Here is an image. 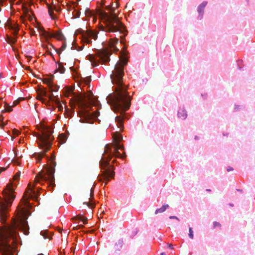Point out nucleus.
Masks as SVG:
<instances>
[{
    "mask_svg": "<svg viewBox=\"0 0 255 255\" xmlns=\"http://www.w3.org/2000/svg\"><path fill=\"white\" fill-rule=\"evenodd\" d=\"M216 227H219V228H221V225L217 222H214L213 223V228L215 229Z\"/></svg>",
    "mask_w": 255,
    "mask_h": 255,
    "instance_id": "35",
    "label": "nucleus"
},
{
    "mask_svg": "<svg viewBox=\"0 0 255 255\" xmlns=\"http://www.w3.org/2000/svg\"><path fill=\"white\" fill-rule=\"evenodd\" d=\"M28 57V58H29V59H31V58H32V57H31V56H29V57Z\"/></svg>",
    "mask_w": 255,
    "mask_h": 255,
    "instance_id": "55",
    "label": "nucleus"
},
{
    "mask_svg": "<svg viewBox=\"0 0 255 255\" xmlns=\"http://www.w3.org/2000/svg\"><path fill=\"white\" fill-rule=\"evenodd\" d=\"M38 31L41 36H43L46 39L49 38V34L50 32L46 31L43 27H40Z\"/></svg>",
    "mask_w": 255,
    "mask_h": 255,
    "instance_id": "18",
    "label": "nucleus"
},
{
    "mask_svg": "<svg viewBox=\"0 0 255 255\" xmlns=\"http://www.w3.org/2000/svg\"><path fill=\"white\" fill-rule=\"evenodd\" d=\"M120 54V59L115 65L111 75L113 83L117 85L115 93L109 95L108 100L114 111L120 113V115L116 117L115 120L119 128H122L125 113L129 108L131 98L127 92V87L123 84L124 66L127 64L128 59L124 53L121 52Z\"/></svg>",
    "mask_w": 255,
    "mask_h": 255,
    "instance_id": "1",
    "label": "nucleus"
},
{
    "mask_svg": "<svg viewBox=\"0 0 255 255\" xmlns=\"http://www.w3.org/2000/svg\"><path fill=\"white\" fill-rule=\"evenodd\" d=\"M43 82L45 84H47L49 88H51V86L53 84V83L49 79H44L43 80Z\"/></svg>",
    "mask_w": 255,
    "mask_h": 255,
    "instance_id": "26",
    "label": "nucleus"
},
{
    "mask_svg": "<svg viewBox=\"0 0 255 255\" xmlns=\"http://www.w3.org/2000/svg\"><path fill=\"white\" fill-rule=\"evenodd\" d=\"M160 255H166L165 253H161Z\"/></svg>",
    "mask_w": 255,
    "mask_h": 255,
    "instance_id": "52",
    "label": "nucleus"
},
{
    "mask_svg": "<svg viewBox=\"0 0 255 255\" xmlns=\"http://www.w3.org/2000/svg\"><path fill=\"white\" fill-rule=\"evenodd\" d=\"M12 161L14 163H17V164L18 165L19 164V163L18 162H17L16 161H14V160H12Z\"/></svg>",
    "mask_w": 255,
    "mask_h": 255,
    "instance_id": "48",
    "label": "nucleus"
},
{
    "mask_svg": "<svg viewBox=\"0 0 255 255\" xmlns=\"http://www.w3.org/2000/svg\"><path fill=\"white\" fill-rule=\"evenodd\" d=\"M58 139L59 143L63 144L66 142L67 139V136L65 133H62L59 135Z\"/></svg>",
    "mask_w": 255,
    "mask_h": 255,
    "instance_id": "19",
    "label": "nucleus"
},
{
    "mask_svg": "<svg viewBox=\"0 0 255 255\" xmlns=\"http://www.w3.org/2000/svg\"><path fill=\"white\" fill-rule=\"evenodd\" d=\"M5 109L2 111V112H9L12 111V109L11 107L9 105H8L6 103H4Z\"/></svg>",
    "mask_w": 255,
    "mask_h": 255,
    "instance_id": "24",
    "label": "nucleus"
},
{
    "mask_svg": "<svg viewBox=\"0 0 255 255\" xmlns=\"http://www.w3.org/2000/svg\"><path fill=\"white\" fill-rule=\"evenodd\" d=\"M16 4H19V1H17V2H16Z\"/></svg>",
    "mask_w": 255,
    "mask_h": 255,
    "instance_id": "53",
    "label": "nucleus"
},
{
    "mask_svg": "<svg viewBox=\"0 0 255 255\" xmlns=\"http://www.w3.org/2000/svg\"><path fill=\"white\" fill-rule=\"evenodd\" d=\"M42 1H43L44 2H45L47 4V7L48 8V12H49V14L50 15V16H51V17L52 18H54V15H53V9L55 10H57V9L55 7V6H54V7L51 6L49 4H48V3H47L46 0H42Z\"/></svg>",
    "mask_w": 255,
    "mask_h": 255,
    "instance_id": "15",
    "label": "nucleus"
},
{
    "mask_svg": "<svg viewBox=\"0 0 255 255\" xmlns=\"http://www.w3.org/2000/svg\"><path fill=\"white\" fill-rule=\"evenodd\" d=\"M82 41L84 43L90 44L92 43V40L90 38L96 40L98 37L97 32L93 30L84 31L82 33Z\"/></svg>",
    "mask_w": 255,
    "mask_h": 255,
    "instance_id": "9",
    "label": "nucleus"
},
{
    "mask_svg": "<svg viewBox=\"0 0 255 255\" xmlns=\"http://www.w3.org/2000/svg\"><path fill=\"white\" fill-rule=\"evenodd\" d=\"M49 38H55L59 40H65V38L62 33L61 30H58L54 33H50Z\"/></svg>",
    "mask_w": 255,
    "mask_h": 255,
    "instance_id": "12",
    "label": "nucleus"
},
{
    "mask_svg": "<svg viewBox=\"0 0 255 255\" xmlns=\"http://www.w3.org/2000/svg\"><path fill=\"white\" fill-rule=\"evenodd\" d=\"M189 237L191 238V239H193V237H194V235H193V231L192 230V228H189Z\"/></svg>",
    "mask_w": 255,
    "mask_h": 255,
    "instance_id": "33",
    "label": "nucleus"
},
{
    "mask_svg": "<svg viewBox=\"0 0 255 255\" xmlns=\"http://www.w3.org/2000/svg\"><path fill=\"white\" fill-rule=\"evenodd\" d=\"M83 204H86L87 206H88L89 207H90L91 209L94 208L95 206V204H94L93 203H91L90 202V201L88 202H84Z\"/></svg>",
    "mask_w": 255,
    "mask_h": 255,
    "instance_id": "32",
    "label": "nucleus"
},
{
    "mask_svg": "<svg viewBox=\"0 0 255 255\" xmlns=\"http://www.w3.org/2000/svg\"><path fill=\"white\" fill-rule=\"evenodd\" d=\"M207 4V2L204 1L201 4L199 5V6L198 7V11L199 13H201L202 14H203L204 8Z\"/></svg>",
    "mask_w": 255,
    "mask_h": 255,
    "instance_id": "23",
    "label": "nucleus"
},
{
    "mask_svg": "<svg viewBox=\"0 0 255 255\" xmlns=\"http://www.w3.org/2000/svg\"><path fill=\"white\" fill-rule=\"evenodd\" d=\"M55 158V156L52 155L50 166L47 167L45 170H42L37 174L35 178V183H39L42 184L43 182H47L48 187L51 188V189H53L55 186L54 173L56 163Z\"/></svg>",
    "mask_w": 255,
    "mask_h": 255,
    "instance_id": "7",
    "label": "nucleus"
},
{
    "mask_svg": "<svg viewBox=\"0 0 255 255\" xmlns=\"http://www.w3.org/2000/svg\"><path fill=\"white\" fill-rule=\"evenodd\" d=\"M89 57V60L91 61H92L93 60L94 57L92 55H88Z\"/></svg>",
    "mask_w": 255,
    "mask_h": 255,
    "instance_id": "43",
    "label": "nucleus"
},
{
    "mask_svg": "<svg viewBox=\"0 0 255 255\" xmlns=\"http://www.w3.org/2000/svg\"><path fill=\"white\" fill-rule=\"evenodd\" d=\"M233 170H234V169H233V167H230V166L228 167L227 168V171H228V172H230V171H233Z\"/></svg>",
    "mask_w": 255,
    "mask_h": 255,
    "instance_id": "42",
    "label": "nucleus"
},
{
    "mask_svg": "<svg viewBox=\"0 0 255 255\" xmlns=\"http://www.w3.org/2000/svg\"><path fill=\"white\" fill-rule=\"evenodd\" d=\"M94 188H91L90 189V196L91 198L94 197Z\"/></svg>",
    "mask_w": 255,
    "mask_h": 255,
    "instance_id": "38",
    "label": "nucleus"
},
{
    "mask_svg": "<svg viewBox=\"0 0 255 255\" xmlns=\"http://www.w3.org/2000/svg\"><path fill=\"white\" fill-rule=\"evenodd\" d=\"M169 207V206L168 204H164L160 208L157 209L155 210V214H157L158 213H163Z\"/></svg>",
    "mask_w": 255,
    "mask_h": 255,
    "instance_id": "21",
    "label": "nucleus"
},
{
    "mask_svg": "<svg viewBox=\"0 0 255 255\" xmlns=\"http://www.w3.org/2000/svg\"><path fill=\"white\" fill-rule=\"evenodd\" d=\"M80 12L79 11H76V13L75 14V16L76 18H78L80 16Z\"/></svg>",
    "mask_w": 255,
    "mask_h": 255,
    "instance_id": "40",
    "label": "nucleus"
},
{
    "mask_svg": "<svg viewBox=\"0 0 255 255\" xmlns=\"http://www.w3.org/2000/svg\"><path fill=\"white\" fill-rule=\"evenodd\" d=\"M43 47L44 48H47V49H48V47L46 45H43Z\"/></svg>",
    "mask_w": 255,
    "mask_h": 255,
    "instance_id": "49",
    "label": "nucleus"
},
{
    "mask_svg": "<svg viewBox=\"0 0 255 255\" xmlns=\"http://www.w3.org/2000/svg\"><path fill=\"white\" fill-rule=\"evenodd\" d=\"M42 96H41L39 93L37 97V99L39 100V101H41L43 103L47 104L48 102L46 100V99L43 98L42 97Z\"/></svg>",
    "mask_w": 255,
    "mask_h": 255,
    "instance_id": "28",
    "label": "nucleus"
},
{
    "mask_svg": "<svg viewBox=\"0 0 255 255\" xmlns=\"http://www.w3.org/2000/svg\"><path fill=\"white\" fill-rule=\"evenodd\" d=\"M29 206V205H19L17 210L20 217L16 221H14L10 227L5 228L0 231V252L1 255H14L9 239L12 238V243L14 242L13 240L16 237V229L21 230L25 235H28L29 227L24 216L27 215V208Z\"/></svg>",
    "mask_w": 255,
    "mask_h": 255,
    "instance_id": "2",
    "label": "nucleus"
},
{
    "mask_svg": "<svg viewBox=\"0 0 255 255\" xmlns=\"http://www.w3.org/2000/svg\"><path fill=\"white\" fill-rule=\"evenodd\" d=\"M118 42V39L117 38H114L110 39L109 42V47L111 51L117 52L119 51L118 48L115 46Z\"/></svg>",
    "mask_w": 255,
    "mask_h": 255,
    "instance_id": "14",
    "label": "nucleus"
},
{
    "mask_svg": "<svg viewBox=\"0 0 255 255\" xmlns=\"http://www.w3.org/2000/svg\"><path fill=\"white\" fill-rule=\"evenodd\" d=\"M123 246V241L119 240L113 247L112 251L116 255H118Z\"/></svg>",
    "mask_w": 255,
    "mask_h": 255,
    "instance_id": "13",
    "label": "nucleus"
},
{
    "mask_svg": "<svg viewBox=\"0 0 255 255\" xmlns=\"http://www.w3.org/2000/svg\"><path fill=\"white\" fill-rule=\"evenodd\" d=\"M20 171H18V172H17L15 175L14 176H13V179L14 180H18L19 179V177H20Z\"/></svg>",
    "mask_w": 255,
    "mask_h": 255,
    "instance_id": "34",
    "label": "nucleus"
},
{
    "mask_svg": "<svg viewBox=\"0 0 255 255\" xmlns=\"http://www.w3.org/2000/svg\"><path fill=\"white\" fill-rule=\"evenodd\" d=\"M207 191H209V192H210V191H211V190H210V189H207Z\"/></svg>",
    "mask_w": 255,
    "mask_h": 255,
    "instance_id": "54",
    "label": "nucleus"
},
{
    "mask_svg": "<svg viewBox=\"0 0 255 255\" xmlns=\"http://www.w3.org/2000/svg\"><path fill=\"white\" fill-rule=\"evenodd\" d=\"M13 183H8L3 189L2 194V198L0 197V219L2 223L6 221V211L10 206L15 198L13 193Z\"/></svg>",
    "mask_w": 255,
    "mask_h": 255,
    "instance_id": "6",
    "label": "nucleus"
},
{
    "mask_svg": "<svg viewBox=\"0 0 255 255\" xmlns=\"http://www.w3.org/2000/svg\"><path fill=\"white\" fill-rule=\"evenodd\" d=\"M3 119V116L0 115V127H1V128H3L5 126V124L2 123Z\"/></svg>",
    "mask_w": 255,
    "mask_h": 255,
    "instance_id": "36",
    "label": "nucleus"
},
{
    "mask_svg": "<svg viewBox=\"0 0 255 255\" xmlns=\"http://www.w3.org/2000/svg\"><path fill=\"white\" fill-rule=\"evenodd\" d=\"M39 94L42 96L47 97V93L45 89H41L39 91Z\"/></svg>",
    "mask_w": 255,
    "mask_h": 255,
    "instance_id": "27",
    "label": "nucleus"
},
{
    "mask_svg": "<svg viewBox=\"0 0 255 255\" xmlns=\"http://www.w3.org/2000/svg\"><path fill=\"white\" fill-rule=\"evenodd\" d=\"M6 0H0V6L3 5V3L4 1H5ZM15 0H9V1L10 3V5L11 6L12 4L14 3V2Z\"/></svg>",
    "mask_w": 255,
    "mask_h": 255,
    "instance_id": "31",
    "label": "nucleus"
},
{
    "mask_svg": "<svg viewBox=\"0 0 255 255\" xmlns=\"http://www.w3.org/2000/svg\"><path fill=\"white\" fill-rule=\"evenodd\" d=\"M107 10H110V12L102 10L100 12V15L104 20L105 27L104 30L108 32H116L117 31L123 33L125 31V26L120 21L119 17L115 13V7L108 5L106 6Z\"/></svg>",
    "mask_w": 255,
    "mask_h": 255,
    "instance_id": "5",
    "label": "nucleus"
},
{
    "mask_svg": "<svg viewBox=\"0 0 255 255\" xmlns=\"http://www.w3.org/2000/svg\"><path fill=\"white\" fill-rule=\"evenodd\" d=\"M55 102H56V103H57V104H59V102L58 101V99L56 100H55Z\"/></svg>",
    "mask_w": 255,
    "mask_h": 255,
    "instance_id": "50",
    "label": "nucleus"
},
{
    "mask_svg": "<svg viewBox=\"0 0 255 255\" xmlns=\"http://www.w3.org/2000/svg\"><path fill=\"white\" fill-rule=\"evenodd\" d=\"M90 13H91V11L90 10V9H87L86 11H85V14L87 15H90Z\"/></svg>",
    "mask_w": 255,
    "mask_h": 255,
    "instance_id": "39",
    "label": "nucleus"
},
{
    "mask_svg": "<svg viewBox=\"0 0 255 255\" xmlns=\"http://www.w3.org/2000/svg\"><path fill=\"white\" fill-rule=\"evenodd\" d=\"M91 80L90 77H87L86 78H82V81L83 83H84L86 85H88L90 83Z\"/></svg>",
    "mask_w": 255,
    "mask_h": 255,
    "instance_id": "25",
    "label": "nucleus"
},
{
    "mask_svg": "<svg viewBox=\"0 0 255 255\" xmlns=\"http://www.w3.org/2000/svg\"><path fill=\"white\" fill-rule=\"evenodd\" d=\"M169 218L171 219H176L177 220L179 221V219L176 216H170Z\"/></svg>",
    "mask_w": 255,
    "mask_h": 255,
    "instance_id": "44",
    "label": "nucleus"
},
{
    "mask_svg": "<svg viewBox=\"0 0 255 255\" xmlns=\"http://www.w3.org/2000/svg\"><path fill=\"white\" fill-rule=\"evenodd\" d=\"M19 103V101H14L13 103V105L12 106H15L16 105H17Z\"/></svg>",
    "mask_w": 255,
    "mask_h": 255,
    "instance_id": "45",
    "label": "nucleus"
},
{
    "mask_svg": "<svg viewBox=\"0 0 255 255\" xmlns=\"http://www.w3.org/2000/svg\"><path fill=\"white\" fill-rule=\"evenodd\" d=\"M121 38H122V42L123 41V39L124 38V36H121Z\"/></svg>",
    "mask_w": 255,
    "mask_h": 255,
    "instance_id": "51",
    "label": "nucleus"
},
{
    "mask_svg": "<svg viewBox=\"0 0 255 255\" xmlns=\"http://www.w3.org/2000/svg\"><path fill=\"white\" fill-rule=\"evenodd\" d=\"M2 98H0V100H2Z\"/></svg>",
    "mask_w": 255,
    "mask_h": 255,
    "instance_id": "56",
    "label": "nucleus"
},
{
    "mask_svg": "<svg viewBox=\"0 0 255 255\" xmlns=\"http://www.w3.org/2000/svg\"><path fill=\"white\" fill-rule=\"evenodd\" d=\"M97 54L99 57L100 60L104 63L110 61V52L107 49L98 50Z\"/></svg>",
    "mask_w": 255,
    "mask_h": 255,
    "instance_id": "11",
    "label": "nucleus"
},
{
    "mask_svg": "<svg viewBox=\"0 0 255 255\" xmlns=\"http://www.w3.org/2000/svg\"><path fill=\"white\" fill-rule=\"evenodd\" d=\"M12 133L13 134H15L16 135H18V134H19L20 132H19V130H18L16 129H13V130H12Z\"/></svg>",
    "mask_w": 255,
    "mask_h": 255,
    "instance_id": "37",
    "label": "nucleus"
},
{
    "mask_svg": "<svg viewBox=\"0 0 255 255\" xmlns=\"http://www.w3.org/2000/svg\"><path fill=\"white\" fill-rule=\"evenodd\" d=\"M49 45L50 47H51L55 50V51L59 55H60V54L61 53V52L64 50L66 47V43L65 42H64L63 43L62 46L59 49L55 48L51 44H50Z\"/></svg>",
    "mask_w": 255,
    "mask_h": 255,
    "instance_id": "17",
    "label": "nucleus"
},
{
    "mask_svg": "<svg viewBox=\"0 0 255 255\" xmlns=\"http://www.w3.org/2000/svg\"><path fill=\"white\" fill-rule=\"evenodd\" d=\"M65 97L69 98L72 97L75 102L78 105L79 108L83 109L88 107L95 101L92 93L89 94H81L75 95L74 93V88L72 87H66L63 91Z\"/></svg>",
    "mask_w": 255,
    "mask_h": 255,
    "instance_id": "8",
    "label": "nucleus"
},
{
    "mask_svg": "<svg viewBox=\"0 0 255 255\" xmlns=\"http://www.w3.org/2000/svg\"><path fill=\"white\" fill-rule=\"evenodd\" d=\"M51 92L57 91L59 89V87L57 86H54L53 84L51 86V88H49Z\"/></svg>",
    "mask_w": 255,
    "mask_h": 255,
    "instance_id": "29",
    "label": "nucleus"
},
{
    "mask_svg": "<svg viewBox=\"0 0 255 255\" xmlns=\"http://www.w3.org/2000/svg\"><path fill=\"white\" fill-rule=\"evenodd\" d=\"M47 53H48V54H49L50 56H51L53 57V53H52L51 52L49 51H47Z\"/></svg>",
    "mask_w": 255,
    "mask_h": 255,
    "instance_id": "47",
    "label": "nucleus"
},
{
    "mask_svg": "<svg viewBox=\"0 0 255 255\" xmlns=\"http://www.w3.org/2000/svg\"><path fill=\"white\" fill-rule=\"evenodd\" d=\"M53 95H52L51 96H49V99L51 101H54V100L53 99Z\"/></svg>",
    "mask_w": 255,
    "mask_h": 255,
    "instance_id": "46",
    "label": "nucleus"
},
{
    "mask_svg": "<svg viewBox=\"0 0 255 255\" xmlns=\"http://www.w3.org/2000/svg\"><path fill=\"white\" fill-rule=\"evenodd\" d=\"M47 231H42L41 232L40 234L42 236L44 239H50V238L47 235Z\"/></svg>",
    "mask_w": 255,
    "mask_h": 255,
    "instance_id": "30",
    "label": "nucleus"
},
{
    "mask_svg": "<svg viewBox=\"0 0 255 255\" xmlns=\"http://www.w3.org/2000/svg\"><path fill=\"white\" fill-rule=\"evenodd\" d=\"M116 143L112 145L107 144L106 145L104 154L100 161V167L103 171L102 174L98 176L99 182H105V186L110 181V178L113 179L115 173L113 165H110V161L113 156L124 158L126 156V153H120L119 150L124 149V146L119 143L122 138V135L118 133L114 136Z\"/></svg>",
    "mask_w": 255,
    "mask_h": 255,
    "instance_id": "3",
    "label": "nucleus"
},
{
    "mask_svg": "<svg viewBox=\"0 0 255 255\" xmlns=\"http://www.w3.org/2000/svg\"><path fill=\"white\" fill-rule=\"evenodd\" d=\"M55 71L60 72L61 74H63L65 72V69L62 63H58Z\"/></svg>",
    "mask_w": 255,
    "mask_h": 255,
    "instance_id": "22",
    "label": "nucleus"
},
{
    "mask_svg": "<svg viewBox=\"0 0 255 255\" xmlns=\"http://www.w3.org/2000/svg\"><path fill=\"white\" fill-rule=\"evenodd\" d=\"M7 26L9 28L13 31L12 33L14 36H16L19 31L18 25L16 24H12V23H7ZM16 37H12L7 35H6V41L8 43L11 45L13 44L16 42Z\"/></svg>",
    "mask_w": 255,
    "mask_h": 255,
    "instance_id": "10",
    "label": "nucleus"
},
{
    "mask_svg": "<svg viewBox=\"0 0 255 255\" xmlns=\"http://www.w3.org/2000/svg\"><path fill=\"white\" fill-rule=\"evenodd\" d=\"M37 128L40 130L41 133H36L35 135L39 140V147L43 149L44 152L38 154L35 153L32 155V156L35 158L37 163H40V160L45 155V153L50 149L53 136L52 135L53 131L51 128L47 127L44 124H41L39 126H37Z\"/></svg>",
    "mask_w": 255,
    "mask_h": 255,
    "instance_id": "4",
    "label": "nucleus"
},
{
    "mask_svg": "<svg viewBox=\"0 0 255 255\" xmlns=\"http://www.w3.org/2000/svg\"><path fill=\"white\" fill-rule=\"evenodd\" d=\"M178 116L179 118L182 119H185L187 118V114L186 111L184 108H180L178 113Z\"/></svg>",
    "mask_w": 255,
    "mask_h": 255,
    "instance_id": "16",
    "label": "nucleus"
},
{
    "mask_svg": "<svg viewBox=\"0 0 255 255\" xmlns=\"http://www.w3.org/2000/svg\"><path fill=\"white\" fill-rule=\"evenodd\" d=\"M73 220H79L81 221L84 224L87 223L88 219L82 215H78L73 218Z\"/></svg>",
    "mask_w": 255,
    "mask_h": 255,
    "instance_id": "20",
    "label": "nucleus"
},
{
    "mask_svg": "<svg viewBox=\"0 0 255 255\" xmlns=\"http://www.w3.org/2000/svg\"><path fill=\"white\" fill-rule=\"evenodd\" d=\"M168 247L171 249V250H173L174 248L173 245L171 244H167Z\"/></svg>",
    "mask_w": 255,
    "mask_h": 255,
    "instance_id": "41",
    "label": "nucleus"
}]
</instances>
